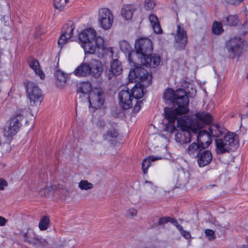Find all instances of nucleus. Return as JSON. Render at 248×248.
<instances>
[{
  "label": "nucleus",
  "mask_w": 248,
  "mask_h": 248,
  "mask_svg": "<svg viewBox=\"0 0 248 248\" xmlns=\"http://www.w3.org/2000/svg\"><path fill=\"white\" fill-rule=\"evenodd\" d=\"M197 163L200 167L209 165L213 159V155L210 151L202 150L197 156Z\"/></svg>",
  "instance_id": "obj_19"
},
{
  "label": "nucleus",
  "mask_w": 248,
  "mask_h": 248,
  "mask_svg": "<svg viewBox=\"0 0 248 248\" xmlns=\"http://www.w3.org/2000/svg\"><path fill=\"white\" fill-rule=\"evenodd\" d=\"M108 50L111 53L112 57H113V54L114 53V50H113V48L108 47Z\"/></svg>",
  "instance_id": "obj_55"
},
{
  "label": "nucleus",
  "mask_w": 248,
  "mask_h": 248,
  "mask_svg": "<svg viewBox=\"0 0 248 248\" xmlns=\"http://www.w3.org/2000/svg\"><path fill=\"white\" fill-rule=\"evenodd\" d=\"M135 48L136 56L139 59L151 53L153 49L152 42L148 38H140L136 42Z\"/></svg>",
  "instance_id": "obj_10"
},
{
  "label": "nucleus",
  "mask_w": 248,
  "mask_h": 248,
  "mask_svg": "<svg viewBox=\"0 0 248 248\" xmlns=\"http://www.w3.org/2000/svg\"><path fill=\"white\" fill-rule=\"evenodd\" d=\"M242 28L244 33H248V20L243 24Z\"/></svg>",
  "instance_id": "obj_51"
},
{
  "label": "nucleus",
  "mask_w": 248,
  "mask_h": 248,
  "mask_svg": "<svg viewBox=\"0 0 248 248\" xmlns=\"http://www.w3.org/2000/svg\"><path fill=\"white\" fill-rule=\"evenodd\" d=\"M57 79L56 83L58 86H63L66 81V77L64 73L61 70H57L55 73Z\"/></svg>",
  "instance_id": "obj_32"
},
{
  "label": "nucleus",
  "mask_w": 248,
  "mask_h": 248,
  "mask_svg": "<svg viewBox=\"0 0 248 248\" xmlns=\"http://www.w3.org/2000/svg\"><path fill=\"white\" fill-rule=\"evenodd\" d=\"M53 186L56 187L54 189V194L64 196H66L68 194V191L63 186L58 185V186Z\"/></svg>",
  "instance_id": "obj_35"
},
{
  "label": "nucleus",
  "mask_w": 248,
  "mask_h": 248,
  "mask_svg": "<svg viewBox=\"0 0 248 248\" xmlns=\"http://www.w3.org/2000/svg\"><path fill=\"white\" fill-rule=\"evenodd\" d=\"M27 97L31 105L40 104L43 99L42 92L38 86L32 82H28L26 86Z\"/></svg>",
  "instance_id": "obj_8"
},
{
  "label": "nucleus",
  "mask_w": 248,
  "mask_h": 248,
  "mask_svg": "<svg viewBox=\"0 0 248 248\" xmlns=\"http://www.w3.org/2000/svg\"><path fill=\"white\" fill-rule=\"evenodd\" d=\"M7 221V219H6L4 217L0 216V226H4L6 224Z\"/></svg>",
  "instance_id": "obj_52"
},
{
  "label": "nucleus",
  "mask_w": 248,
  "mask_h": 248,
  "mask_svg": "<svg viewBox=\"0 0 248 248\" xmlns=\"http://www.w3.org/2000/svg\"><path fill=\"white\" fill-rule=\"evenodd\" d=\"M170 223L175 226L180 232H187L183 230L182 226L178 223L177 220L174 218L171 217Z\"/></svg>",
  "instance_id": "obj_42"
},
{
  "label": "nucleus",
  "mask_w": 248,
  "mask_h": 248,
  "mask_svg": "<svg viewBox=\"0 0 248 248\" xmlns=\"http://www.w3.org/2000/svg\"><path fill=\"white\" fill-rule=\"evenodd\" d=\"M123 71L121 62L117 59H113L110 62L108 78L111 79L113 76L120 75Z\"/></svg>",
  "instance_id": "obj_21"
},
{
  "label": "nucleus",
  "mask_w": 248,
  "mask_h": 248,
  "mask_svg": "<svg viewBox=\"0 0 248 248\" xmlns=\"http://www.w3.org/2000/svg\"><path fill=\"white\" fill-rule=\"evenodd\" d=\"M143 105V102L142 101H137L136 105H135L134 108H133V111L134 112L137 113L138 112L141 107V106Z\"/></svg>",
  "instance_id": "obj_46"
},
{
  "label": "nucleus",
  "mask_w": 248,
  "mask_h": 248,
  "mask_svg": "<svg viewBox=\"0 0 248 248\" xmlns=\"http://www.w3.org/2000/svg\"><path fill=\"white\" fill-rule=\"evenodd\" d=\"M195 117L194 139H196L202 149L208 147L212 142V138L209 132L201 131L205 124H210L212 121V116L207 112H200L194 115Z\"/></svg>",
  "instance_id": "obj_2"
},
{
  "label": "nucleus",
  "mask_w": 248,
  "mask_h": 248,
  "mask_svg": "<svg viewBox=\"0 0 248 248\" xmlns=\"http://www.w3.org/2000/svg\"><path fill=\"white\" fill-rule=\"evenodd\" d=\"M26 113V111L24 110H20V112H17L14 117L6 122L3 129L4 136L9 137L17 133L21 126V122Z\"/></svg>",
  "instance_id": "obj_7"
},
{
  "label": "nucleus",
  "mask_w": 248,
  "mask_h": 248,
  "mask_svg": "<svg viewBox=\"0 0 248 248\" xmlns=\"http://www.w3.org/2000/svg\"><path fill=\"white\" fill-rule=\"evenodd\" d=\"M144 184L145 185H146V184L149 185V187L154 190V192H155L156 187L155 186L153 185V183L151 182L148 181H146L144 183Z\"/></svg>",
  "instance_id": "obj_50"
},
{
  "label": "nucleus",
  "mask_w": 248,
  "mask_h": 248,
  "mask_svg": "<svg viewBox=\"0 0 248 248\" xmlns=\"http://www.w3.org/2000/svg\"><path fill=\"white\" fill-rule=\"evenodd\" d=\"M142 85L136 84L131 90V94L133 96V98L137 100L139 98H141L144 95V91L142 87Z\"/></svg>",
  "instance_id": "obj_31"
},
{
  "label": "nucleus",
  "mask_w": 248,
  "mask_h": 248,
  "mask_svg": "<svg viewBox=\"0 0 248 248\" xmlns=\"http://www.w3.org/2000/svg\"><path fill=\"white\" fill-rule=\"evenodd\" d=\"M247 78L248 79V75H247Z\"/></svg>",
  "instance_id": "obj_61"
},
{
  "label": "nucleus",
  "mask_w": 248,
  "mask_h": 248,
  "mask_svg": "<svg viewBox=\"0 0 248 248\" xmlns=\"http://www.w3.org/2000/svg\"><path fill=\"white\" fill-rule=\"evenodd\" d=\"M215 145V151L217 155L233 151L239 146L238 137L233 133L227 132L223 138H216Z\"/></svg>",
  "instance_id": "obj_5"
},
{
  "label": "nucleus",
  "mask_w": 248,
  "mask_h": 248,
  "mask_svg": "<svg viewBox=\"0 0 248 248\" xmlns=\"http://www.w3.org/2000/svg\"><path fill=\"white\" fill-rule=\"evenodd\" d=\"M164 99L166 102H170L173 105H177L175 108H171L174 111H180V113H186L188 111V98L186 93L182 89L177 90L175 92L171 89L166 90L164 94Z\"/></svg>",
  "instance_id": "obj_4"
},
{
  "label": "nucleus",
  "mask_w": 248,
  "mask_h": 248,
  "mask_svg": "<svg viewBox=\"0 0 248 248\" xmlns=\"http://www.w3.org/2000/svg\"><path fill=\"white\" fill-rule=\"evenodd\" d=\"M243 0H236L237 3H239L240 2H242Z\"/></svg>",
  "instance_id": "obj_58"
},
{
  "label": "nucleus",
  "mask_w": 248,
  "mask_h": 248,
  "mask_svg": "<svg viewBox=\"0 0 248 248\" xmlns=\"http://www.w3.org/2000/svg\"><path fill=\"white\" fill-rule=\"evenodd\" d=\"M118 135L117 131L114 128L113 125L109 128L107 131V133L103 135L105 140L107 139V137L110 138H116Z\"/></svg>",
  "instance_id": "obj_40"
},
{
  "label": "nucleus",
  "mask_w": 248,
  "mask_h": 248,
  "mask_svg": "<svg viewBox=\"0 0 248 248\" xmlns=\"http://www.w3.org/2000/svg\"><path fill=\"white\" fill-rule=\"evenodd\" d=\"M138 211L134 208H130L125 213V216L130 218H133L137 215Z\"/></svg>",
  "instance_id": "obj_41"
},
{
  "label": "nucleus",
  "mask_w": 248,
  "mask_h": 248,
  "mask_svg": "<svg viewBox=\"0 0 248 248\" xmlns=\"http://www.w3.org/2000/svg\"><path fill=\"white\" fill-rule=\"evenodd\" d=\"M205 232H212V233H214V232L213 231L211 230H206Z\"/></svg>",
  "instance_id": "obj_56"
},
{
  "label": "nucleus",
  "mask_w": 248,
  "mask_h": 248,
  "mask_svg": "<svg viewBox=\"0 0 248 248\" xmlns=\"http://www.w3.org/2000/svg\"><path fill=\"white\" fill-rule=\"evenodd\" d=\"M222 23L224 25L236 26L239 23L238 17L236 15H230L222 18Z\"/></svg>",
  "instance_id": "obj_27"
},
{
  "label": "nucleus",
  "mask_w": 248,
  "mask_h": 248,
  "mask_svg": "<svg viewBox=\"0 0 248 248\" xmlns=\"http://www.w3.org/2000/svg\"><path fill=\"white\" fill-rule=\"evenodd\" d=\"M222 24V21L220 22L217 21H214L212 27L213 33L216 35H219L222 33L224 31Z\"/></svg>",
  "instance_id": "obj_34"
},
{
  "label": "nucleus",
  "mask_w": 248,
  "mask_h": 248,
  "mask_svg": "<svg viewBox=\"0 0 248 248\" xmlns=\"http://www.w3.org/2000/svg\"><path fill=\"white\" fill-rule=\"evenodd\" d=\"M144 6L146 10L152 9L155 6V3L151 0H145Z\"/></svg>",
  "instance_id": "obj_45"
},
{
  "label": "nucleus",
  "mask_w": 248,
  "mask_h": 248,
  "mask_svg": "<svg viewBox=\"0 0 248 248\" xmlns=\"http://www.w3.org/2000/svg\"><path fill=\"white\" fill-rule=\"evenodd\" d=\"M7 186V183L4 180L0 178V190H3L5 186Z\"/></svg>",
  "instance_id": "obj_49"
},
{
  "label": "nucleus",
  "mask_w": 248,
  "mask_h": 248,
  "mask_svg": "<svg viewBox=\"0 0 248 248\" xmlns=\"http://www.w3.org/2000/svg\"><path fill=\"white\" fill-rule=\"evenodd\" d=\"M68 1L69 0H54V6L56 9L62 11L66 6Z\"/></svg>",
  "instance_id": "obj_37"
},
{
  "label": "nucleus",
  "mask_w": 248,
  "mask_h": 248,
  "mask_svg": "<svg viewBox=\"0 0 248 248\" xmlns=\"http://www.w3.org/2000/svg\"><path fill=\"white\" fill-rule=\"evenodd\" d=\"M78 187L82 190H89L93 188V184L87 180H82L78 183Z\"/></svg>",
  "instance_id": "obj_36"
},
{
  "label": "nucleus",
  "mask_w": 248,
  "mask_h": 248,
  "mask_svg": "<svg viewBox=\"0 0 248 248\" xmlns=\"http://www.w3.org/2000/svg\"><path fill=\"white\" fill-rule=\"evenodd\" d=\"M164 113L166 118L169 121L168 124H166L165 131L170 133H172L176 130V127L174 125L176 120L177 122L178 119H181L183 117L182 116L178 117V116L185 113H180V111H174L171 108L167 107L164 108Z\"/></svg>",
  "instance_id": "obj_12"
},
{
  "label": "nucleus",
  "mask_w": 248,
  "mask_h": 248,
  "mask_svg": "<svg viewBox=\"0 0 248 248\" xmlns=\"http://www.w3.org/2000/svg\"><path fill=\"white\" fill-rule=\"evenodd\" d=\"M55 186H48L41 188L39 191V195L41 197H50L54 194Z\"/></svg>",
  "instance_id": "obj_33"
},
{
  "label": "nucleus",
  "mask_w": 248,
  "mask_h": 248,
  "mask_svg": "<svg viewBox=\"0 0 248 248\" xmlns=\"http://www.w3.org/2000/svg\"><path fill=\"white\" fill-rule=\"evenodd\" d=\"M161 157L156 156H149L145 158L142 161V169L144 174L147 173L148 168L151 165V162L161 159Z\"/></svg>",
  "instance_id": "obj_30"
},
{
  "label": "nucleus",
  "mask_w": 248,
  "mask_h": 248,
  "mask_svg": "<svg viewBox=\"0 0 248 248\" xmlns=\"http://www.w3.org/2000/svg\"><path fill=\"white\" fill-rule=\"evenodd\" d=\"M92 87L90 82H85L81 84L78 89V92L83 94L90 93L91 92Z\"/></svg>",
  "instance_id": "obj_38"
},
{
  "label": "nucleus",
  "mask_w": 248,
  "mask_h": 248,
  "mask_svg": "<svg viewBox=\"0 0 248 248\" xmlns=\"http://www.w3.org/2000/svg\"><path fill=\"white\" fill-rule=\"evenodd\" d=\"M30 67L34 71L41 79H44L45 78V75L43 71L40 68V64L38 61L35 59H31L29 62Z\"/></svg>",
  "instance_id": "obj_25"
},
{
  "label": "nucleus",
  "mask_w": 248,
  "mask_h": 248,
  "mask_svg": "<svg viewBox=\"0 0 248 248\" xmlns=\"http://www.w3.org/2000/svg\"><path fill=\"white\" fill-rule=\"evenodd\" d=\"M161 59L159 55L148 54L138 59V62L146 66L155 68L158 66L160 63Z\"/></svg>",
  "instance_id": "obj_17"
},
{
  "label": "nucleus",
  "mask_w": 248,
  "mask_h": 248,
  "mask_svg": "<svg viewBox=\"0 0 248 248\" xmlns=\"http://www.w3.org/2000/svg\"><path fill=\"white\" fill-rule=\"evenodd\" d=\"M246 240L248 242V236L246 237Z\"/></svg>",
  "instance_id": "obj_60"
},
{
  "label": "nucleus",
  "mask_w": 248,
  "mask_h": 248,
  "mask_svg": "<svg viewBox=\"0 0 248 248\" xmlns=\"http://www.w3.org/2000/svg\"><path fill=\"white\" fill-rule=\"evenodd\" d=\"M74 73L77 76L85 77L90 75L91 69L89 64L84 62L82 63L75 69Z\"/></svg>",
  "instance_id": "obj_23"
},
{
  "label": "nucleus",
  "mask_w": 248,
  "mask_h": 248,
  "mask_svg": "<svg viewBox=\"0 0 248 248\" xmlns=\"http://www.w3.org/2000/svg\"><path fill=\"white\" fill-rule=\"evenodd\" d=\"M226 2L231 4H234L237 3L236 0H224Z\"/></svg>",
  "instance_id": "obj_53"
},
{
  "label": "nucleus",
  "mask_w": 248,
  "mask_h": 248,
  "mask_svg": "<svg viewBox=\"0 0 248 248\" xmlns=\"http://www.w3.org/2000/svg\"><path fill=\"white\" fill-rule=\"evenodd\" d=\"M202 150L199 144L194 142L189 146L187 152L191 157L196 158Z\"/></svg>",
  "instance_id": "obj_26"
},
{
  "label": "nucleus",
  "mask_w": 248,
  "mask_h": 248,
  "mask_svg": "<svg viewBox=\"0 0 248 248\" xmlns=\"http://www.w3.org/2000/svg\"><path fill=\"white\" fill-rule=\"evenodd\" d=\"M247 116H248V113L247 114Z\"/></svg>",
  "instance_id": "obj_62"
},
{
  "label": "nucleus",
  "mask_w": 248,
  "mask_h": 248,
  "mask_svg": "<svg viewBox=\"0 0 248 248\" xmlns=\"http://www.w3.org/2000/svg\"><path fill=\"white\" fill-rule=\"evenodd\" d=\"M175 46L179 49H184L187 43V33L184 28L177 25L175 36Z\"/></svg>",
  "instance_id": "obj_15"
},
{
  "label": "nucleus",
  "mask_w": 248,
  "mask_h": 248,
  "mask_svg": "<svg viewBox=\"0 0 248 248\" xmlns=\"http://www.w3.org/2000/svg\"><path fill=\"white\" fill-rule=\"evenodd\" d=\"M130 63L131 65L133 64L135 68L130 70L129 73V80L131 82L140 80L142 82L143 86H147L149 85L151 83L152 79L151 74L143 68L139 66L140 63L134 61H132L131 63Z\"/></svg>",
  "instance_id": "obj_6"
},
{
  "label": "nucleus",
  "mask_w": 248,
  "mask_h": 248,
  "mask_svg": "<svg viewBox=\"0 0 248 248\" xmlns=\"http://www.w3.org/2000/svg\"><path fill=\"white\" fill-rule=\"evenodd\" d=\"M78 37L85 53L96 54L99 57L103 56L105 52L104 39L101 36H97L93 29L84 30Z\"/></svg>",
  "instance_id": "obj_1"
},
{
  "label": "nucleus",
  "mask_w": 248,
  "mask_h": 248,
  "mask_svg": "<svg viewBox=\"0 0 248 248\" xmlns=\"http://www.w3.org/2000/svg\"><path fill=\"white\" fill-rule=\"evenodd\" d=\"M119 46L121 50L124 53L128 54V60L129 62L131 63V62L133 61V58H132V54H131L132 47L129 43L125 40H122L120 42Z\"/></svg>",
  "instance_id": "obj_28"
},
{
  "label": "nucleus",
  "mask_w": 248,
  "mask_h": 248,
  "mask_svg": "<svg viewBox=\"0 0 248 248\" xmlns=\"http://www.w3.org/2000/svg\"><path fill=\"white\" fill-rule=\"evenodd\" d=\"M214 186H215V185H209V186H210V187H214Z\"/></svg>",
  "instance_id": "obj_59"
},
{
  "label": "nucleus",
  "mask_w": 248,
  "mask_h": 248,
  "mask_svg": "<svg viewBox=\"0 0 248 248\" xmlns=\"http://www.w3.org/2000/svg\"><path fill=\"white\" fill-rule=\"evenodd\" d=\"M114 20L112 12L108 8H102L98 11V22L100 27L106 30L111 28Z\"/></svg>",
  "instance_id": "obj_11"
},
{
  "label": "nucleus",
  "mask_w": 248,
  "mask_h": 248,
  "mask_svg": "<svg viewBox=\"0 0 248 248\" xmlns=\"http://www.w3.org/2000/svg\"><path fill=\"white\" fill-rule=\"evenodd\" d=\"M171 217H160L158 224L159 225H163L168 222H170Z\"/></svg>",
  "instance_id": "obj_44"
},
{
  "label": "nucleus",
  "mask_w": 248,
  "mask_h": 248,
  "mask_svg": "<svg viewBox=\"0 0 248 248\" xmlns=\"http://www.w3.org/2000/svg\"><path fill=\"white\" fill-rule=\"evenodd\" d=\"M97 127L100 130L104 131L105 129V127H108V126L107 125L105 121L103 119H99L96 123Z\"/></svg>",
  "instance_id": "obj_43"
},
{
  "label": "nucleus",
  "mask_w": 248,
  "mask_h": 248,
  "mask_svg": "<svg viewBox=\"0 0 248 248\" xmlns=\"http://www.w3.org/2000/svg\"><path fill=\"white\" fill-rule=\"evenodd\" d=\"M209 133L213 137L219 138L221 135L227 134V130L218 124H213L209 126Z\"/></svg>",
  "instance_id": "obj_22"
},
{
  "label": "nucleus",
  "mask_w": 248,
  "mask_h": 248,
  "mask_svg": "<svg viewBox=\"0 0 248 248\" xmlns=\"http://www.w3.org/2000/svg\"><path fill=\"white\" fill-rule=\"evenodd\" d=\"M24 238L25 241L29 244L34 246L39 245L42 247V248H48L46 247L48 243L47 241L39 237L35 233H24Z\"/></svg>",
  "instance_id": "obj_18"
},
{
  "label": "nucleus",
  "mask_w": 248,
  "mask_h": 248,
  "mask_svg": "<svg viewBox=\"0 0 248 248\" xmlns=\"http://www.w3.org/2000/svg\"><path fill=\"white\" fill-rule=\"evenodd\" d=\"M182 235L186 239H188L191 237V233H181Z\"/></svg>",
  "instance_id": "obj_54"
},
{
  "label": "nucleus",
  "mask_w": 248,
  "mask_h": 248,
  "mask_svg": "<svg viewBox=\"0 0 248 248\" xmlns=\"http://www.w3.org/2000/svg\"><path fill=\"white\" fill-rule=\"evenodd\" d=\"M119 99L120 106L123 109H128L132 107V100L134 98L131 92L128 90L120 91Z\"/></svg>",
  "instance_id": "obj_16"
},
{
  "label": "nucleus",
  "mask_w": 248,
  "mask_h": 248,
  "mask_svg": "<svg viewBox=\"0 0 248 248\" xmlns=\"http://www.w3.org/2000/svg\"><path fill=\"white\" fill-rule=\"evenodd\" d=\"M242 248H248V245H243Z\"/></svg>",
  "instance_id": "obj_57"
},
{
  "label": "nucleus",
  "mask_w": 248,
  "mask_h": 248,
  "mask_svg": "<svg viewBox=\"0 0 248 248\" xmlns=\"http://www.w3.org/2000/svg\"><path fill=\"white\" fill-rule=\"evenodd\" d=\"M135 9L136 8L134 5H124L121 9V15L122 17L125 19L129 20L132 18L133 13L135 12Z\"/></svg>",
  "instance_id": "obj_24"
},
{
  "label": "nucleus",
  "mask_w": 248,
  "mask_h": 248,
  "mask_svg": "<svg viewBox=\"0 0 248 248\" xmlns=\"http://www.w3.org/2000/svg\"><path fill=\"white\" fill-rule=\"evenodd\" d=\"M75 26L72 21H68L64 24L62 30V34L58 40V44L60 47H62L72 37L73 31Z\"/></svg>",
  "instance_id": "obj_13"
},
{
  "label": "nucleus",
  "mask_w": 248,
  "mask_h": 248,
  "mask_svg": "<svg viewBox=\"0 0 248 248\" xmlns=\"http://www.w3.org/2000/svg\"><path fill=\"white\" fill-rule=\"evenodd\" d=\"M89 64L91 69L90 75L95 78H99L103 71L102 62L98 60L93 59Z\"/></svg>",
  "instance_id": "obj_20"
},
{
  "label": "nucleus",
  "mask_w": 248,
  "mask_h": 248,
  "mask_svg": "<svg viewBox=\"0 0 248 248\" xmlns=\"http://www.w3.org/2000/svg\"><path fill=\"white\" fill-rule=\"evenodd\" d=\"M90 107L97 109L100 108L104 102L103 92L101 90H96L90 93L88 96Z\"/></svg>",
  "instance_id": "obj_14"
},
{
  "label": "nucleus",
  "mask_w": 248,
  "mask_h": 248,
  "mask_svg": "<svg viewBox=\"0 0 248 248\" xmlns=\"http://www.w3.org/2000/svg\"><path fill=\"white\" fill-rule=\"evenodd\" d=\"M202 237L207 239L209 241H212L216 238V236L215 233H204V235H202Z\"/></svg>",
  "instance_id": "obj_47"
},
{
  "label": "nucleus",
  "mask_w": 248,
  "mask_h": 248,
  "mask_svg": "<svg viewBox=\"0 0 248 248\" xmlns=\"http://www.w3.org/2000/svg\"><path fill=\"white\" fill-rule=\"evenodd\" d=\"M149 18L154 32L156 33H161L162 30L157 17L155 15L151 14L150 15Z\"/></svg>",
  "instance_id": "obj_29"
},
{
  "label": "nucleus",
  "mask_w": 248,
  "mask_h": 248,
  "mask_svg": "<svg viewBox=\"0 0 248 248\" xmlns=\"http://www.w3.org/2000/svg\"><path fill=\"white\" fill-rule=\"evenodd\" d=\"M1 21L4 23V25L10 26L11 22L10 16H4L1 18Z\"/></svg>",
  "instance_id": "obj_48"
},
{
  "label": "nucleus",
  "mask_w": 248,
  "mask_h": 248,
  "mask_svg": "<svg viewBox=\"0 0 248 248\" xmlns=\"http://www.w3.org/2000/svg\"><path fill=\"white\" fill-rule=\"evenodd\" d=\"M195 122L194 116L193 119L183 116L177 120V126L179 129L177 130V132L175 135L177 142L184 144L190 142L192 139L194 140Z\"/></svg>",
  "instance_id": "obj_3"
},
{
  "label": "nucleus",
  "mask_w": 248,
  "mask_h": 248,
  "mask_svg": "<svg viewBox=\"0 0 248 248\" xmlns=\"http://www.w3.org/2000/svg\"><path fill=\"white\" fill-rule=\"evenodd\" d=\"M49 223V219L48 217L46 216L43 217L39 223V227L40 230L41 231L46 230L48 227Z\"/></svg>",
  "instance_id": "obj_39"
},
{
  "label": "nucleus",
  "mask_w": 248,
  "mask_h": 248,
  "mask_svg": "<svg viewBox=\"0 0 248 248\" xmlns=\"http://www.w3.org/2000/svg\"><path fill=\"white\" fill-rule=\"evenodd\" d=\"M231 57H239L244 51V43L239 37H234L229 40L226 45Z\"/></svg>",
  "instance_id": "obj_9"
}]
</instances>
